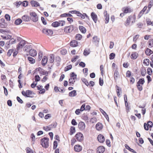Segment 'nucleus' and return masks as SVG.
I'll return each instance as SVG.
<instances>
[{
  "instance_id": "3",
  "label": "nucleus",
  "mask_w": 153,
  "mask_h": 153,
  "mask_svg": "<svg viewBox=\"0 0 153 153\" xmlns=\"http://www.w3.org/2000/svg\"><path fill=\"white\" fill-rule=\"evenodd\" d=\"M26 42L23 40H22L19 42L16 46V49L19 50L23 48L26 44Z\"/></svg>"
},
{
  "instance_id": "21",
  "label": "nucleus",
  "mask_w": 153,
  "mask_h": 153,
  "mask_svg": "<svg viewBox=\"0 0 153 153\" xmlns=\"http://www.w3.org/2000/svg\"><path fill=\"white\" fill-rule=\"evenodd\" d=\"M145 53L147 56H150L151 54H153V51L150 49L147 48L145 51Z\"/></svg>"
},
{
  "instance_id": "51",
  "label": "nucleus",
  "mask_w": 153,
  "mask_h": 153,
  "mask_svg": "<svg viewBox=\"0 0 153 153\" xmlns=\"http://www.w3.org/2000/svg\"><path fill=\"white\" fill-rule=\"evenodd\" d=\"M79 58V56L77 55H76L73 56V57L71 59V61L72 62H75L77 59Z\"/></svg>"
},
{
  "instance_id": "32",
  "label": "nucleus",
  "mask_w": 153,
  "mask_h": 153,
  "mask_svg": "<svg viewBox=\"0 0 153 153\" xmlns=\"http://www.w3.org/2000/svg\"><path fill=\"white\" fill-rule=\"evenodd\" d=\"M50 58L49 59V62L50 63H53L55 59V56L53 54H51L49 55Z\"/></svg>"
},
{
  "instance_id": "45",
  "label": "nucleus",
  "mask_w": 153,
  "mask_h": 153,
  "mask_svg": "<svg viewBox=\"0 0 153 153\" xmlns=\"http://www.w3.org/2000/svg\"><path fill=\"white\" fill-rule=\"evenodd\" d=\"M90 53V51L89 49H88V50L86 49H85L83 52V55L84 56H87Z\"/></svg>"
},
{
  "instance_id": "31",
  "label": "nucleus",
  "mask_w": 153,
  "mask_h": 153,
  "mask_svg": "<svg viewBox=\"0 0 153 153\" xmlns=\"http://www.w3.org/2000/svg\"><path fill=\"white\" fill-rule=\"evenodd\" d=\"M70 78H71L73 80H74L76 79L77 75L74 72H71L70 74Z\"/></svg>"
},
{
  "instance_id": "41",
  "label": "nucleus",
  "mask_w": 153,
  "mask_h": 153,
  "mask_svg": "<svg viewBox=\"0 0 153 153\" xmlns=\"http://www.w3.org/2000/svg\"><path fill=\"white\" fill-rule=\"evenodd\" d=\"M69 84L68 85L69 86H73L74 83L75 82V80H73L71 78H69Z\"/></svg>"
},
{
  "instance_id": "54",
  "label": "nucleus",
  "mask_w": 153,
  "mask_h": 153,
  "mask_svg": "<svg viewBox=\"0 0 153 153\" xmlns=\"http://www.w3.org/2000/svg\"><path fill=\"white\" fill-rule=\"evenodd\" d=\"M58 145L57 141L56 140H54L53 142V149H57V147Z\"/></svg>"
},
{
  "instance_id": "40",
  "label": "nucleus",
  "mask_w": 153,
  "mask_h": 153,
  "mask_svg": "<svg viewBox=\"0 0 153 153\" xmlns=\"http://www.w3.org/2000/svg\"><path fill=\"white\" fill-rule=\"evenodd\" d=\"M27 59L29 61V63L31 64H34L36 62L35 60L32 57H28Z\"/></svg>"
},
{
  "instance_id": "62",
  "label": "nucleus",
  "mask_w": 153,
  "mask_h": 153,
  "mask_svg": "<svg viewBox=\"0 0 153 153\" xmlns=\"http://www.w3.org/2000/svg\"><path fill=\"white\" fill-rule=\"evenodd\" d=\"M79 65L82 68H84L85 67L86 64L84 62L81 61L80 62Z\"/></svg>"
},
{
  "instance_id": "6",
  "label": "nucleus",
  "mask_w": 153,
  "mask_h": 153,
  "mask_svg": "<svg viewBox=\"0 0 153 153\" xmlns=\"http://www.w3.org/2000/svg\"><path fill=\"white\" fill-rule=\"evenodd\" d=\"M147 124L146 123H144V128L146 131H148L149 130V128H152L153 126V123L150 120L148 121Z\"/></svg>"
},
{
  "instance_id": "20",
  "label": "nucleus",
  "mask_w": 153,
  "mask_h": 153,
  "mask_svg": "<svg viewBox=\"0 0 153 153\" xmlns=\"http://www.w3.org/2000/svg\"><path fill=\"white\" fill-rule=\"evenodd\" d=\"M82 108L84 111H89L91 109V107L90 106L88 105H86L85 107V104L84 103L82 105Z\"/></svg>"
},
{
  "instance_id": "28",
  "label": "nucleus",
  "mask_w": 153,
  "mask_h": 153,
  "mask_svg": "<svg viewBox=\"0 0 153 153\" xmlns=\"http://www.w3.org/2000/svg\"><path fill=\"white\" fill-rule=\"evenodd\" d=\"M77 95L76 91V90H73L68 94V95L70 97H74Z\"/></svg>"
},
{
  "instance_id": "35",
  "label": "nucleus",
  "mask_w": 153,
  "mask_h": 153,
  "mask_svg": "<svg viewBox=\"0 0 153 153\" xmlns=\"http://www.w3.org/2000/svg\"><path fill=\"white\" fill-rule=\"evenodd\" d=\"M132 18V16L130 15L128 16V18H127L125 22V25L126 26H127L130 23L131 19Z\"/></svg>"
},
{
  "instance_id": "9",
  "label": "nucleus",
  "mask_w": 153,
  "mask_h": 153,
  "mask_svg": "<svg viewBox=\"0 0 153 153\" xmlns=\"http://www.w3.org/2000/svg\"><path fill=\"white\" fill-rule=\"evenodd\" d=\"M32 20L34 22H36L38 19V16L36 13L34 12H32L30 13Z\"/></svg>"
},
{
  "instance_id": "16",
  "label": "nucleus",
  "mask_w": 153,
  "mask_h": 153,
  "mask_svg": "<svg viewBox=\"0 0 153 153\" xmlns=\"http://www.w3.org/2000/svg\"><path fill=\"white\" fill-rule=\"evenodd\" d=\"M147 8V6H145L139 12L138 14L137 17L138 19L140 18L143 15L144 12L146 11Z\"/></svg>"
},
{
  "instance_id": "37",
  "label": "nucleus",
  "mask_w": 153,
  "mask_h": 153,
  "mask_svg": "<svg viewBox=\"0 0 153 153\" xmlns=\"http://www.w3.org/2000/svg\"><path fill=\"white\" fill-rule=\"evenodd\" d=\"M81 80L83 83L85 84L86 86H89V83L88 80L85 78H82Z\"/></svg>"
},
{
  "instance_id": "60",
  "label": "nucleus",
  "mask_w": 153,
  "mask_h": 153,
  "mask_svg": "<svg viewBox=\"0 0 153 153\" xmlns=\"http://www.w3.org/2000/svg\"><path fill=\"white\" fill-rule=\"evenodd\" d=\"M97 120V118L94 117L91 118L90 122L92 123H94L96 122Z\"/></svg>"
},
{
  "instance_id": "48",
  "label": "nucleus",
  "mask_w": 153,
  "mask_h": 153,
  "mask_svg": "<svg viewBox=\"0 0 153 153\" xmlns=\"http://www.w3.org/2000/svg\"><path fill=\"white\" fill-rule=\"evenodd\" d=\"M99 39H98L97 36H94L93 37L92 42L96 43H98L99 42Z\"/></svg>"
},
{
  "instance_id": "30",
  "label": "nucleus",
  "mask_w": 153,
  "mask_h": 153,
  "mask_svg": "<svg viewBox=\"0 0 153 153\" xmlns=\"http://www.w3.org/2000/svg\"><path fill=\"white\" fill-rule=\"evenodd\" d=\"M146 73V69L143 66L140 70V74L142 76H145Z\"/></svg>"
},
{
  "instance_id": "64",
  "label": "nucleus",
  "mask_w": 153,
  "mask_h": 153,
  "mask_svg": "<svg viewBox=\"0 0 153 153\" xmlns=\"http://www.w3.org/2000/svg\"><path fill=\"white\" fill-rule=\"evenodd\" d=\"M26 150L27 153H33V152L31 149L28 147L26 148Z\"/></svg>"
},
{
  "instance_id": "43",
  "label": "nucleus",
  "mask_w": 153,
  "mask_h": 153,
  "mask_svg": "<svg viewBox=\"0 0 153 153\" xmlns=\"http://www.w3.org/2000/svg\"><path fill=\"white\" fill-rule=\"evenodd\" d=\"M83 111V109L82 108V106H81L80 109H77L76 110L75 113L76 115H79L80 114L81 112H82Z\"/></svg>"
},
{
  "instance_id": "13",
  "label": "nucleus",
  "mask_w": 153,
  "mask_h": 153,
  "mask_svg": "<svg viewBox=\"0 0 153 153\" xmlns=\"http://www.w3.org/2000/svg\"><path fill=\"white\" fill-rule=\"evenodd\" d=\"M97 140L100 143H103L105 140L104 136L101 134H99L97 137Z\"/></svg>"
},
{
  "instance_id": "34",
  "label": "nucleus",
  "mask_w": 153,
  "mask_h": 153,
  "mask_svg": "<svg viewBox=\"0 0 153 153\" xmlns=\"http://www.w3.org/2000/svg\"><path fill=\"white\" fill-rule=\"evenodd\" d=\"M119 76V74L118 71L117 70H115L114 72V79L116 81L117 80V79Z\"/></svg>"
},
{
  "instance_id": "63",
  "label": "nucleus",
  "mask_w": 153,
  "mask_h": 153,
  "mask_svg": "<svg viewBox=\"0 0 153 153\" xmlns=\"http://www.w3.org/2000/svg\"><path fill=\"white\" fill-rule=\"evenodd\" d=\"M71 124L73 126H75L77 125V123L76 122V120L75 119H73L71 120Z\"/></svg>"
},
{
  "instance_id": "4",
  "label": "nucleus",
  "mask_w": 153,
  "mask_h": 153,
  "mask_svg": "<svg viewBox=\"0 0 153 153\" xmlns=\"http://www.w3.org/2000/svg\"><path fill=\"white\" fill-rule=\"evenodd\" d=\"M122 11L124 12L125 14L129 13L133 11V9L128 6L124 7L122 8L121 9Z\"/></svg>"
},
{
  "instance_id": "26",
  "label": "nucleus",
  "mask_w": 153,
  "mask_h": 153,
  "mask_svg": "<svg viewBox=\"0 0 153 153\" xmlns=\"http://www.w3.org/2000/svg\"><path fill=\"white\" fill-rule=\"evenodd\" d=\"M73 15L69 13H66L61 14L59 17L61 18L66 17H72Z\"/></svg>"
},
{
  "instance_id": "7",
  "label": "nucleus",
  "mask_w": 153,
  "mask_h": 153,
  "mask_svg": "<svg viewBox=\"0 0 153 153\" xmlns=\"http://www.w3.org/2000/svg\"><path fill=\"white\" fill-rule=\"evenodd\" d=\"M75 137L77 141L79 142H82L84 140L83 135L80 132H79L76 133L75 134Z\"/></svg>"
},
{
  "instance_id": "19",
  "label": "nucleus",
  "mask_w": 153,
  "mask_h": 153,
  "mask_svg": "<svg viewBox=\"0 0 153 153\" xmlns=\"http://www.w3.org/2000/svg\"><path fill=\"white\" fill-rule=\"evenodd\" d=\"M95 128L97 130L100 131L103 128V125L102 123L98 122L95 126Z\"/></svg>"
},
{
  "instance_id": "12",
  "label": "nucleus",
  "mask_w": 153,
  "mask_h": 153,
  "mask_svg": "<svg viewBox=\"0 0 153 153\" xmlns=\"http://www.w3.org/2000/svg\"><path fill=\"white\" fill-rule=\"evenodd\" d=\"M104 16L105 18V23L107 24L109 22V15L107 13V12L106 10H105L104 11Z\"/></svg>"
},
{
  "instance_id": "17",
  "label": "nucleus",
  "mask_w": 153,
  "mask_h": 153,
  "mask_svg": "<svg viewBox=\"0 0 153 153\" xmlns=\"http://www.w3.org/2000/svg\"><path fill=\"white\" fill-rule=\"evenodd\" d=\"M78 127L80 130H83L85 129V123L82 121L78 123Z\"/></svg>"
},
{
  "instance_id": "52",
  "label": "nucleus",
  "mask_w": 153,
  "mask_h": 153,
  "mask_svg": "<svg viewBox=\"0 0 153 153\" xmlns=\"http://www.w3.org/2000/svg\"><path fill=\"white\" fill-rule=\"evenodd\" d=\"M14 51V49H9L7 53V56H8L10 57L11 56L12 53H13V51Z\"/></svg>"
},
{
  "instance_id": "11",
  "label": "nucleus",
  "mask_w": 153,
  "mask_h": 153,
  "mask_svg": "<svg viewBox=\"0 0 153 153\" xmlns=\"http://www.w3.org/2000/svg\"><path fill=\"white\" fill-rule=\"evenodd\" d=\"M91 16L93 20L96 23L98 20L97 15L95 12H92L91 13Z\"/></svg>"
},
{
  "instance_id": "2",
  "label": "nucleus",
  "mask_w": 153,
  "mask_h": 153,
  "mask_svg": "<svg viewBox=\"0 0 153 153\" xmlns=\"http://www.w3.org/2000/svg\"><path fill=\"white\" fill-rule=\"evenodd\" d=\"M22 94L23 95L26 97H33V92L30 90H27L26 91H22Z\"/></svg>"
},
{
  "instance_id": "24",
  "label": "nucleus",
  "mask_w": 153,
  "mask_h": 153,
  "mask_svg": "<svg viewBox=\"0 0 153 153\" xmlns=\"http://www.w3.org/2000/svg\"><path fill=\"white\" fill-rule=\"evenodd\" d=\"M57 125L56 122H53L51 124L48 125V131L51 130L52 128H55Z\"/></svg>"
},
{
  "instance_id": "53",
  "label": "nucleus",
  "mask_w": 153,
  "mask_h": 153,
  "mask_svg": "<svg viewBox=\"0 0 153 153\" xmlns=\"http://www.w3.org/2000/svg\"><path fill=\"white\" fill-rule=\"evenodd\" d=\"M22 18L23 20L25 22L28 21L29 20V18L27 15H24Z\"/></svg>"
},
{
  "instance_id": "39",
  "label": "nucleus",
  "mask_w": 153,
  "mask_h": 153,
  "mask_svg": "<svg viewBox=\"0 0 153 153\" xmlns=\"http://www.w3.org/2000/svg\"><path fill=\"white\" fill-rule=\"evenodd\" d=\"M147 43L148 47L151 48L153 47V39H150L148 42Z\"/></svg>"
},
{
  "instance_id": "56",
  "label": "nucleus",
  "mask_w": 153,
  "mask_h": 153,
  "mask_svg": "<svg viewBox=\"0 0 153 153\" xmlns=\"http://www.w3.org/2000/svg\"><path fill=\"white\" fill-rule=\"evenodd\" d=\"M7 26V24L5 22L0 23V27L2 28H5Z\"/></svg>"
},
{
  "instance_id": "5",
  "label": "nucleus",
  "mask_w": 153,
  "mask_h": 153,
  "mask_svg": "<svg viewBox=\"0 0 153 153\" xmlns=\"http://www.w3.org/2000/svg\"><path fill=\"white\" fill-rule=\"evenodd\" d=\"M74 30V26L73 25L66 26L64 28V32L66 33H70Z\"/></svg>"
},
{
  "instance_id": "14",
  "label": "nucleus",
  "mask_w": 153,
  "mask_h": 153,
  "mask_svg": "<svg viewBox=\"0 0 153 153\" xmlns=\"http://www.w3.org/2000/svg\"><path fill=\"white\" fill-rule=\"evenodd\" d=\"M70 46L72 47H75L78 46V42L76 40H73L70 42Z\"/></svg>"
},
{
  "instance_id": "23",
  "label": "nucleus",
  "mask_w": 153,
  "mask_h": 153,
  "mask_svg": "<svg viewBox=\"0 0 153 153\" xmlns=\"http://www.w3.org/2000/svg\"><path fill=\"white\" fill-rule=\"evenodd\" d=\"M29 53L31 56L33 57H34L37 55V52L35 50L33 49H31L29 51Z\"/></svg>"
},
{
  "instance_id": "29",
  "label": "nucleus",
  "mask_w": 153,
  "mask_h": 153,
  "mask_svg": "<svg viewBox=\"0 0 153 153\" xmlns=\"http://www.w3.org/2000/svg\"><path fill=\"white\" fill-rule=\"evenodd\" d=\"M22 74L21 73H20V74L18 76V78L19 79L18 80V82L19 83V85L18 86L19 88H22V83H21V81L20 79L22 78Z\"/></svg>"
},
{
  "instance_id": "22",
  "label": "nucleus",
  "mask_w": 153,
  "mask_h": 153,
  "mask_svg": "<svg viewBox=\"0 0 153 153\" xmlns=\"http://www.w3.org/2000/svg\"><path fill=\"white\" fill-rule=\"evenodd\" d=\"M138 56V53L136 52H132L131 55V58L132 59H136Z\"/></svg>"
},
{
  "instance_id": "8",
  "label": "nucleus",
  "mask_w": 153,
  "mask_h": 153,
  "mask_svg": "<svg viewBox=\"0 0 153 153\" xmlns=\"http://www.w3.org/2000/svg\"><path fill=\"white\" fill-rule=\"evenodd\" d=\"M41 144L42 146L47 148L48 147V139L46 137H44L41 139Z\"/></svg>"
},
{
  "instance_id": "50",
  "label": "nucleus",
  "mask_w": 153,
  "mask_h": 153,
  "mask_svg": "<svg viewBox=\"0 0 153 153\" xmlns=\"http://www.w3.org/2000/svg\"><path fill=\"white\" fill-rule=\"evenodd\" d=\"M22 20L20 19H18L15 22V24L16 25H18L22 23Z\"/></svg>"
},
{
  "instance_id": "61",
  "label": "nucleus",
  "mask_w": 153,
  "mask_h": 153,
  "mask_svg": "<svg viewBox=\"0 0 153 153\" xmlns=\"http://www.w3.org/2000/svg\"><path fill=\"white\" fill-rule=\"evenodd\" d=\"M105 143L106 145L108 147H110L111 146V142L109 139H107L105 141Z\"/></svg>"
},
{
  "instance_id": "57",
  "label": "nucleus",
  "mask_w": 153,
  "mask_h": 153,
  "mask_svg": "<svg viewBox=\"0 0 153 153\" xmlns=\"http://www.w3.org/2000/svg\"><path fill=\"white\" fill-rule=\"evenodd\" d=\"M104 83L103 79L101 77H100L99 79V84L101 86H102Z\"/></svg>"
},
{
  "instance_id": "36",
  "label": "nucleus",
  "mask_w": 153,
  "mask_h": 153,
  "mask_svg": "<svg viewBox=\"0 0 153 153\" xmlns=\"http://www.w3.org/2000/svg\"><path fill=\"white\" fill-rule=\"evenodd\" d=\"M82 35L79 33H78L75 36V39L76 40H80L82 38Z\"/></svg>"
},
{
  "instance_id": "46",
  "label": "nucleus",
  "mask_w": 153,
  "mask_h": 153,
  "mask_svg": "<svg viewBox=\"0 0 153 153\" xmlns=\"http://www.w3.org/2000/svg\"><path fill=\"white\" fill-rule=\"evenodd\" d=\"M72 65H68L65 67L64 69V71L65 72L68 71L72 69Z\"/></svg>"
},
{
  "instance_id": "47",
  "label": "nucleus",
  "mask_w": 153,
  "mask_h": 153,
  "mask_svg": "<svg viewBox=\"0 0 153 153\" xmlns=\"http://www.w3.org/2000/svg\"><path fill=\"white\" fill-rule=\"evenodd\" d=\"M147 74L149 76H151L152 74L153 71L152 69L150 67H148L147 69Z\"/></svg>"
},
{
  "instance_id": "18",
  "label": "nucleus",
  "mask_w": 153,
  "mask_h": 153,
  "mask_svg": "<svg viewBox=\"0 0 153 153\" xmlns=\"http://www.w3.org/2000/svg\"><path fill=\"white\" fill-rule=\"evenodd\" d=\"M115 88L117 95L120 97V94L122 93V89L120 87H119L117 85H116Z\"/></svg>"
},
{
  "instance_id": "27",
  "label": "nucleus",
  "mask_w": 153,
  "mask_h": 153,
  "mask_svg": "<svg viewBox=\"0 0 153 153\" xmlns=\"http://www.w3.org/2000/svg\"><path fill=\"white\" fill-rule=\"evenodd\" d=\"M79 29L80 31L82 33L85 34L86 33V29L83 26H79Z\"/></svg>"
},
{
  "instance_id": "55",
  "label": "nucleus",
  "mask_w": 153,
  "mask_h": 153,
  "mask_svg": "<svg viewBox=\"0 0 153 153\" xmlns=\"http://www.w3.org/2000/svg\"><path fill=\"white\" fill-rule=\"evenodd\" d=\"M125 146L126 149H127V150H128L129 151L131 152L134 150L133 149L131 148L127 144H125Z\"/></svg>"
},
{
  "instance_id": "15",
  "label": "nucleus",
  "mask_w": 153,
  "mask_h": 153,
  "mask_svg": "<svg viewBox=\"0 0 153 153\" xmlns=\"http://www.w3.org/2000/svg\"><path fill=\"white\" fill-rule=\"evenodd\" d=\"M82 147L80 145H76L74 147V150L76 152H79L82 150Z\"/></svg>"
},
{
  "instance_id": "44",
  "label": "nucleus",
  "mask_w": 153,
  "mask_h": 153,
  "mask_svg": "<svg viewBox=\"0 0 153 153\" xmlns=\"http://www.w3.org/2000/svg\"><path fill=\"white\" fill-rule=\"evenodd\" d=\"M31 4L32 6L37 7L39 6V4L37 1H32L31 2Z\"/></svg>"
},
{
  "instance_id": "1",
  "label": "nucleus",
  "mask_w": 153,
  "mask_h": 153,
  "mask_svg": "<svg viewBox=\"0 0 153 153\" xmlns=\"http://www.w3.org/2000/svg\"><path fill=\"white\" fill-rule=\"evenodd\" d=\"M65 24L64 20H59L53 22L51 24V26L54 27H57L59 26H63Z\"/></svg>"
},
{
  "instance_id": "49",
  "label": "nucleus",
  "mask_w": 153,
  "mask_h": 153,
  "mask_svg": "<svg viewBox=\"0 0 153 153\" xmlns=\"http://www.w3.org/2000/svg\"><path fill=\"white\" fill-rule=\"evenodd\" d=\"M115 56V54L114 53L112 52L110 53L109 55V58L110 60L114 59Z\"/></svg>"
},
{
  "instance_id": "58",
  "label": "nucleus",
  "mask_w": 153,
  "mask_h": 153,
  "mask_svg": "<svg viewBox=\"0 0 153 153\" xmlns=\"http://www.w3.org/2000/svg\"><path fill=\"white\" fill-rule=\"evenodd\" d=\"M67 52V50L65 49H63L60 51L61 53L63 55H65Z\"/></svg>"
},
{
  "instance_id": "33",
  "label": "nucleus",
  "mask_w": 153,
  "mask_h": 153,
  "mask_svg": "<svg viewBox=\"0 0 153 153\" xmlns=\"http://www.w3.org/2000/svg\"><path fill=\"white\" fill-rule=\"evenodd\" d=\"M47 58L46 57L44 56L41 61V63L42 65L44 66L45 65L47 62Z\"/></svg>"
},
{
  "instance_id": "38",
  "label": "nucleus",
  "mask_w": 153,
  "mask_h": 153,
  "mask_svg": "<svg viewBox=\"0 0 153 153\" xmlns=\"http://www.w3.org/2000/svg\"><path fill=\"white\" fill-rule=\"evenodd\" d=\"M125 103L126 112L128 113L131 109L130 106L129 105L128 102H125Z\"/></svg>"
},
{
  "instance_id": "10",
  "label": "nucleus",
  "mask_w": 153,
  "mask_h": 153,
  "mask_svg": "<svg viewBox=\"0 0 153 153\" xmlns=\"http://www.w3.org/2000/svg\"><path fill=\"white\" fill-rule=\"evenodd\" d=\"M105 151V148L103 146H98L96 149L97 153H103Z\"/></svg>"
},
{
  "instance_id": "25",
  "label": "nucleus",
  "mask_w": 153,
  "mask_h": 153,
  "mask_svg": "<svg viewBox=\"0 0 153 153\" xmlns=\"http://www.w3.org/2000/svg\"><path fill=\"white\" fill-rule=\"evenodd\" d=\"M69 131V134L70 135H72L76 132V131L75 127L74 126H71L70 127Z\"/></svg>"
},
{
  "instance_id": "42",
  "label": "nucleus",
  "mask_w": 153,
  "mask_h": 153,
  "mask_svg": "<svg viewBox=\"0 0 153 153\" xmlns=\"http://www.w3.org/2000/svg\"><path fill=\"white\" fill-rule=\"evenodd\" d=\"M140 84L137 82V83L136 86L137 89L140 91H141L143 90V87L142 85H140Z\"/></svg>"
},
{
  "instance_id": "59",
  "label": "nucleus",
  "mask_w": 153,
  "mask_h": 153,
  "mask_svg": "<svg viewBox=\"0 0 153 153\" xmlns=\"http://www.w3.org/2000/svg\"><path fill=\"white\" fill-rule=\"evenodd\" d=\"M138 82L141 85H143L145 83V80L144 78H140Z\"/></svg>"
}]
</instances>
